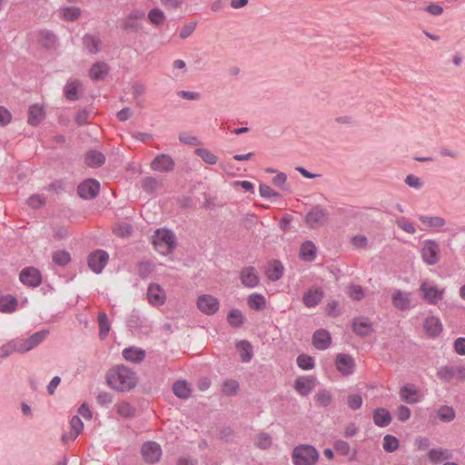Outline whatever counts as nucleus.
<instances>
[{
	"instance_id": "1",
	"label": "nucleus",
	"mask_w": 465,
	"mask_h": 465,
	"mask_svg": "<svg viewBox=\"0 0 465 465\" xmlns=\"http://www.w3.org/2000/svg\"><path fill=\"white\" fill-rule=\"evenodd\" d=\"M105 378L107 384L118 391H128L137 384L136 373L124 365L113 367Z\"/></svg>"
},
{
	"instance_id": "2",
	"label": "nucleus",
	"mask_w": 465,
	"mask_h": 465,
	"mask_svg": "<svg viewBox=\"0 0 465 465\" xmlns=\"http://www.w3.org/2000/svg\"><path fill=\"white\" fill-rule=\"evenodd\" d=\"M153 243L159 252L163 254L172 253L176 248L175 235L171 230L157 229Z\"/></svg>"
},
{
	"instance_id": "3",
	"label": "nucleus",
	"mask_w": 465,
	"mask_h": 465,
	"mask_svg": "<svg viewBox=\"0 0 465 465\" xmlns=\"http://www.w3.org/2000/svg\"><path fill=\"white\" fill-rule=\"evenodd\" d=\"M319 460L318 450L312 445H301L292 452L294 465H314Z\"/></svg>"
},
{
	"instance_id": "4",
	"label": "nucleus",
	"mask_w": 465,
	"mask_h": 465,
	"mask_svg": "<svg viewBox=\"0 0 465 465\" xmlns=\"http://www.w3.org/2000/svg\"><path fill=\"white\" fill-rule=\"evenodd\" d=\"M329 219V213L322 206L314 205L305 215V223L311 229L324 226Z\"/></svg>"
},
{
	"instance_id": "5",
	"label": "nucleus",
	"mask_w": 465,
	"mask_h": 465,
	"mask_svg": "<svg viewBox=\"0 0 465 465\" xmlns=\"http://www.w3.org/2000/svg\"><path fill=\"white\" fill-rule=\"evenodd\" d=\"M440 249L439 243L435 240H425L420 254L422 260L428 265H434L440 261Z\"/></svg>"
},
{
	"instance_id": "6",
	"label": "nucleus",
	"mask_w": 465,
	"mask_h": 465,
	"mask_svg": "<svg viewBox=\"0 0 465 465\" xmlns=\"http://www.w3.org/2000/svg\"><path fill=\"white\" fill-rule=\"evenodd\" d=\"M420 290L423 293V299L430 304L435 305L443 299L444 289H438L427 281L420 284Z\"/></svg>"
},
{
	"instance_id": "7",
	"label": "nucleus",
	"mask_w": 465,
	"mask_h": 465,
	"mask_svg": "<svg viewBox=\"0 0 465 465\" xmlns=\"http://www.w3.org/2000/svg\"><path fill=\"white\" fill-rule=\"evenodd\" d=\"M108 253L104 250H96L88 256V266L95 273H100L107 264Z\"/></svg>"
},
{
	"instance_id": "8",
	"label": "nucleus",
	"mask_w": 465,
	"mask_h": 465,
	"mask_svg": "<svg viewBox=\"0 0 465 465\" xmlns=\"http://www.w3.org/2000/svg\"><path fill=\"white\" fill-rule=\"evenodd\" d=\"M100 191V183L94 179H86L77 187V193L83 199H93Z\"/></svg>"
},
{
	"instance_id": "9",
	"label": "nucleus",
	"mask_w": 465,
	"mask_h": 465,
	"mask_svg": "<svg viewBox=\"0 0 465 465\" xmlns=\"http://www.w3.org/2000/svg\"><path fill=\"white\" fill-rule=\"evenodd\" d=\"M141 452L143 460L148 463L157 462L162 456V449L155 441H147L142 445Z\"/></svg>"
},
{
	"instance_id": "10",
	"label": "nucleus",
	"mask_w": 465,
	"mask_h": 465,
	"mask_svg": "<svg viewBox=\"0 0 465 465\" xmlns=\"http://www.w3.org/2000/svg\"><path fill=\"white\" fill-rule=\"evenodd\" d=\"M197 306L202 312L213 315L219 310L220 303L215 297L203 294L197 300Z\"/></svg>"
},
{
	"instance_id": "11",
	"label": "nucleus",
	"mask_w": 465,
	"mask_h": 465,
	"mask_svg": "<svg viewBox=\"0 0 465 465\" xmlns=\"http://www.w3.org/2000/svg\"><path fill=\"white\" fill-rule=\"evenodd\" d=\"M19 278L22 283L30 287H37L42 282L41 273L35 267L24 268L20 272Z\"/></svg>"
},
{
	"instance_id": "12",
	"label": "nucleus",
	"mask_w": 465,
	"mask_h": 465,
	"mask_svg": "<svg viewBox=\"0 0 465 465\" xmlns=\"http://www.w3.org/2000/svg\"><path fill=\"white\" fill-rule=\"evenodd\" d=\"M173 159L165 153H160L151 163V168L160 173H169L174 168Z\"/></svg>"
},
{
	"instance_id": "13",
	"label": "nucleus",
	"mask_w": 465,
	"mask_h": 465,
	"mask_svg": "<svg viewBox=\"0 0 465 465\" xmlns=\"http://www.w3.org/2000/svg\"><path fill=\"white\" fill-rule=\"evenodd\" d=\"M335 366L342 375H351L354 371L355 362L353 358L345 353H339L336 356Z\"/></svg>"
},
{
	"instance_id": "14",
	"label": "nucleus",
	"mask_w": 465,
	"mask_h": 465,
	"mask_svg": "<svg viewBox=\"0 0 465 465\" xmlns=\"http://www.w3.org/2000/svg\"><path fill=\"white\" fill-rule=\"evenodd\" d=\"M240 279L242 285L248 288H254L260 283V278L252 266L243 268Z\"/></svg>"
},
{
	"instance_id": "15",
	"label": "nucleus",
	"mask_w": 465,
	"mask_h": 465,
	"mask_svg": "<svg viewBox=\"0 0 465 465\" xmlns=\"http://www.w3.org/2000/svg\"><path fill=\"white\" fill-rule=\"evenodd\" d=\"M331 342V334L324 329L317 330L312 335V344L320 351L326 350L330 346Z\"/></svg>"
},
{
	"instance_id": "16",
	"label": "nucleus",
	"mask_w": 465,
	"mask_h": 465,
	"mask_svg": "<svg viewBox=\"0 0 465 465\" xmlns=\"http://www.w3.org/2000/svg\"><path fill=\"white\" fill-rule=\"evenodd\" d=\"M47 331H40L32 334L27 339H19L22 344V350L24 352L29 351L30 350L40 344L47 336Z\"/></svg>"
},
{
	"instance_id": "17",
	"label": "nucleus",
	"mask_w": 465,
	"mask_h": 465,
	"mask_svg": "<svg viewBox=\"0 0 465 465\" xmlns=\"http://www.w3.org/2000/svg\"><path fill=\"white\" fill-rule=\"evenodd\" d=\"M392 304L401 311H406L411 308V293L401 290H396L391 297Z\"/></svg>"
},
{
	"instance_id": "18",
	"label": "nucleus",
	"mask_w": 465,
	"mask_h": 465,
	"mask_svg": "<svg viewBox=\"0 0 465 465\" xmlns=\"http://www.w3.org/2000/svg\"><path fill=\"white\" fill-rule=\"evenodd\" d=\"M423 326L426 333L430 337L439 336L443 330L442 323L440 318L436 316L427 317L424 321Z\"/></svg>"
},
{
	"instance_id": "19",
	"label": "nucleus",
	"mask_w": 465,
	"mask_h": 465,
	"mask_svg": "<svg viewBox=\"0 0 465 465\" xmlns=\"http://www.w3.org/2000/svg\"><path fill=\"white\" fill-rule=\"evenodd\" d=\"M145 13L143 10H134L125 18L123 28L126 31H136L139 28V20L143 19Z\"/></svg>"
},
{
	"instance_id": "20",
	"label": "nucleus",
	"mask_w": 465,
	"mask_h": 465,
	"mask_svg": "<svg viewBox=\"0 0 465 465\" xmlns=\"http://www.w3.org/2000/svg\"><path fill=\"white\" fill-rule=\"evenodd\" d=\"M322 298L323 291L322 288H311L303 294L302 302L307 307L312 308L318 305Z\"/></svg>"
},
{
	"instance_id": "21",
	"label": "nucleus",
	"mask_w": 465,
	"mask_h": 465,
	"mask_svg": "<svg viewBox=\"0 0 465 465\" xmlns=\"http://www.w3.org/2000/svg\"><path fill=\"white\" fill-rule=\"evenodd\" d=\"M147 297L150 303L155 306L163 305L165 302L164 291L158 284H150Z\"/></svg>"
},
{
	"instance_id": "22",
	"label": "nucleus",
	"mask_w": 465,
	"mask_h": 465,
	"mask_svg": "<svg viewBox=\"0 0 465 465\" xmlns=\"http://www.w3.org/2000/svg\"><path fill=\"white\" fill-rule=\"evenodd\" d=\"M452 457H453V453L449 449L435 448V449H431L428 452V459L432 463H439L443 460H451Z\"/></svg>"
},
{
	"instance_id": "23",
	"label": "nucleus",
	"mask_w": 465,
	"mask_h": 465,
	"mask_svg": "<svg viewBox=\"0 0 465 465\" xmlns=\"http://www.w3.org/2000/svg\"><path fill=\"white\" fill-rule=\"evenodd\" d=\"M45 118V109L42 105L35 104L29 107L27 123L32 126L38 125Z\"/></svg>"
},
{
	"instance_id": "24",
	"label": "nucleus",
	"mask_w": 465,
	"mask_h": 465,
	"mask_svg": "<svg viewBox=\"0 0 465 465\" xmlns=\"http://www.w3.org/2000/svg\"><path fill=\"white\" fill-rule=\"evenodd\" d=\"M373 422L378 427H387L391 422L390 411L385 408H376L373 411Z\"/></svg>"
},
{
	"instance_id": "25",
	"label": "nucleus",
	"mask_w": 465,
	"mask_h": 465,
	"mask_svg": "<svg viewBox=\"0 0 465 465\" xmlns=\"http://www.w3.org/2000/svg\"><path fill=\"white\" fill-rule=\"evenodd\" d=\"M104 154L96 150H90L84 155V163L91 168L100 167L104 163Z\"/></svg>"
},
{
	"instance_id": "26",
	"label": "nucleus",
	"mask_w": 465,
	"mask_h": 465,
	"mask_svg": "<svg viewBox=\"0 0 465 465\" xmlns=\"http://www.w3.org/2000/svg\"><path fill=\"white\" fill-rule=\"evenodd\" d=\"M352 331L361 337L369 336L372 331L371 322L369 320L357 318L352 322Z\"/></svg>"
},
{
	"instance_id": "27",
	"label": "nucleus",
	"mask_w": 465,
	"mask_h": 465,
	"mask_svg": "<svg viewBox=\"0 0 465 465\" xmlns=\"http://www.w3.org/2000/svg\"><path fill=\"white\" fill-rule=\"evenodd\" d=\"M314 387L312 379L306 377H299L295 380L294 388L302 396L308 395Z\"/></svg>"
},
{
	"instance_id": "28",
	"label": "nucleus",
	"mask_w": 465,
	"mask_h": 465,
	"mask_svg": "<svg viewBox=\"0 0 465 465\" xmlns=\"http://www.w3.org/2000/svg\"><path fill=\"white\" fill-rule=\"evenodd\" d=\"M22 344L19 339H15L0 347V357L6 358L11 355L14 351L24 353L22 350Z\"/></svg>"
},
{
	"instance_id": "29",
	"label": "nucleus",
	"mask_w": 465,
	"mask_h": 465,
	"mask_svg": "<svg viewBox=\"0 0 465 465\" xmlns=\"http://www.w3.org/2000/svg\"><path fill=\"white\" fill-rule=\"evenodd\" d=\"M123 357L131 362L139 363L145 358V351L141 349L129 347L123 351Z\"/></svg>"
},
{
	"instance_id": "30",
	"label": "nucleus",
	"mask_w": 465,
	"mask_h": 465,
	"mask_svg": "<svg viewBox=\"0 0 465 465\" xmlns=\"http://www.w3.org/2000/svg\"><path fill=\"white\" fill-rule=\"evenodd\" d=\"M173 391L176 397L185 400L191 396L192 389L186 381L180 380L173 383Z\"/></svg>"
},
{
	"instance_id": "31",
	"label": "nucleus",
	"mask_w": 465,
	"mask_h": 465,
	"mask_svg": "<svg viewBox=\"0 0 465 465\" xmlns=\"http://www.w3.org/2000/svg\"><path fill=\"white\" fill-rule=\"evenodd\" d=\"M109 71V66L104 62H97L94 64L90 69V77L94 81L104 79Z\"/></svg>"
},
{
	"instance_id": "32",
	"label": "nucleus",
	"mask_w": 465,
	"mask_h": 465,
	"mask_svg": "<svg viewBox=\"0 0 465 465\" xmlns=\"http://www.w3.org/2000/svg\"><path fill=\"white\" fill-rule=\"evenodd\" d=\"M283 270L284 268L282 263L278 260H274L269 264V267L266 271V275L269 280L275 282L282 277Z\"/></svg>"
},
{
	"instance_id": "33",
	"label": "nucleus",
	"mask_w": 465,
	"mask_h": 465,
	"mask_svg": "<svg viewBox=\"0 0 465 465\" xmlns=\"http://www.w3.org/2000/svg\"><path fill=\"white\" fill-rule=\"evenodd\" d=\"M300 257L305 262H312L315 259L316 246L312 241H307L302 244Z\"/></svg>"
},
{
	"instance_id": "34",
	"label": "nucleus",
	"mask_w": 465,
	"mask_h": 465,
	"mask_svg": "<svg viewBox=\"0 0 465 465\" xmlns=\"http://www.w3.org/2000/svg\"><path fill=\"white\" fill-rule=\"evenodd\" d=\"M334 450L342 456H348L350 461H353L356 460L357 450H354L352 454L351 455V447L350 444L342 440H338L333 443Z\"/></svg>"
},
{
	"instance_id": "35",
	"label": "nucleus",
	"mask_w": 465,
	"mask_h": 465,
	"mask_svg": "<svg viewBox=\"0 0 465 465\" xmlns=\"http://www.w3.org/2000/svg\"><path fill=\"white\" fill-rule=\"evenodd\" d=\"M242 362H249L252 358V346L247 341H241L236 345Z\"/></svg>"
},
{
	"instance_id": "36",
	"label": "nucleus",
	"mask_w": 465,
	"mask_h": 465,
	"mask_svg": "<svg viewBox=\"0 0 465 465\" xmlns=\"http://www.w3.org/2000/svg\"><path fill=\"white\" fill-rule=\"evenodd\" d=\"M97 320L99 324V338L101 340H104L107 337L111 328L108 316L104 312H100L98 313Z\"/></svg>"
},
{
	"instance_id": "37",
	"label": "nucleus",
	"mask_w": 465,
	"mask_h": 465,
	"mask_svg": "<svg viewBox=\"0 0 465 465\" xmlns=\"http://www.w3.org/2000/svg\"><path fill=\"white\" fill-rule=\"evenodd\" d=\"M83 44L91 54H97L100 51L101 41L98 37L86 34L83 37Z\"/></svg>"
},
{
	"instance_id": "38",
	"label": "nucleus",
	"mask_w": 465,
	"mask_h": 465,
	"mask_svg": "<svg viewBox=\"0 0 465 465\" xmlns=\"http://www.w3.org/2000/svg\"><path fill=\"white\" fill-rule=\"evenodd\" d=\"M419 220L422 224L430 228H440L446 224L445 219L440 216L420 215Z\"/></svg>"
},
{
	"instance_id": "39",
	"label": "nucleus",
	"mask_w": 465,
	"mask_h": 465,
	"mask_svg": "<svg viewBox=\"0 0 465 465\" xmlns=\"http://www.w3.org/2000/svg\"><path fill=\"white\" fill-rule=\"evenodd\" d=\"M17 300L12 295H6L0 298V312L10 313L15 311Z\"/></svg>"
},
{
	"instance_id": "40",
	"label": "nucleus",
	"mask_w": 465,
	"mask_h": 465,
	"mask_svg": "<svg viewBox=\"0 0 465 465\" xmlns=\"http://www.w3.org/2000/svg\"><path fill=\"white\" fill-rule=\"evenodd\" d=\"M81 85L79 81L68 82L64 86V96L69 101L78 100V88Z\"/></svg>"
},
{
	"instance_id": "41",
	"label": "nucleus",
	"mask_w": 465,
	"mask_h": 465,
	"mask_svg": "<svg viewBox=\"0 0 465 465\" xmlns=\"http://www.w3.org/2000/svg\"><path fill=\"white\" fill-rule=\"evenodd\" d=\"M60 14L64 20L73 22L79 18L81 10L77 6H65L60 9Z\"/></svg>"
},
{
	"instance_id": "42",
	"label": "nucleus",
	"mask_w": 465,
	"mask_h": 465,
	"mask_svg": "<svg viewBox=\"0 0 465 465\" xmlns=\"http://www.w3.org/2000/svg\"><path fill=\"white\" fill-rule=\"evenodd\" d=\"M416 393L417 391L413 385H405L400 391L401 400L407 403H416L418 401L415 397Z\"/></svg>"
},
{
	"instance_id": "43",
	"label": "nucleus",
	"mask_w": 465,
	"mask_h": 465,
	"mask_svg": "<svg viewBox=\"0 0 465 465\" xmlns=\"http://www.w3.org/2000/svg\"><path fill=\"white\" fill-rule=\"evenodd\" d=\"M248 305L252 310H262L265 307L266 301L262 294L252 293L248 297Z\"/></svg>"
},
{
	"instance_id": "44",
	"label": "nucleus",
	"mask_w": 465,
	"mask_h": 465,
	"mask_svg": "<svg viewBox=\"0 0 465 465\" xmlns=\"http://www.w3.org/2000/svg\"><path fill=\"white\" fill-rule=\"evenodd\" d=\"M438 417L443 422H450L455 419L456 412L452 407L443 405L438 410Z\"/></svg>"
},
{
	"instance_id": "45",
	"label": "nucleus",
	"mask_w": 465,
	"mask_h": 465,
	"mask_svg": "<svg viewBox=\"0 0 465 465\" xmlns=\"http://www.w3.org/2000/svg\"><path fill=\"white\" fill-rule=\"evenodd\" d=\"M243 315L242 312L238 309H233L229 312L227 316V321L229 324L232 327H240L243 323Z\"/></svg>"
},
{
	"instance_id": "46",
	"label": "nucleus",
	"mask_w": 465,
	"mask_h": 465,
	"mask_svg": "<svg viewBox=\"0 0 465 465\" xmlns=\"http://www.w3.org/2000/svg\"><path fill=\"white\" fill-rule=\"evenodd\" d=\"M194 153L208 164H215L218 161L214 153L204 148H197Z\"/></svg>"
},
{
	"instance_id": "47",
	"label": "nucleus",
	"mask_w": 465,
	"mask_h": 465,
	"mask_svg": "<svg viewBox=\"0 0 465 465\" xmlns=\"http://www.w3.org/2000/svg\"><path fill=\"white\" fill-rule=\"evenodd\" d=\"M116 411L117 413L124 418H130L134 416L135 414V409L128 402L123 401L118 403L116 406Z\"/></svg>"
},
{
	"instance_id": "48",
	"label": "nucleus",
	"mask_w": 465,
	"mask_h": 465,
	"mask_svg": "<svg viewBox=\"0 0 465 465\" xmlns=\"http://www.w3.org/2000/svg\"><path fill=\"white\" fill-rule=\"evenodd\" d=\"M399 445V440L395 436L390 434L384 436L382 447L385 451L393 452L398 450Z\"/></svg>"
},
{
	"instance_id": "49",
	"label": "nucleus",
	"mask_w": 465,
	"mask_h": 465,
	"mask_svg": "<svg viewBox=\"0 0 465 465\" xmlns=\"http://www.w3.org/2000/svg\"><path fill=\"white\" fill-rule=\"evenodd\" d=\"M315 401L318 406L327 407L332 401V396L328 391L322 390L316 393Z\"/></svg>"
},
{
	"instance_id": "50",
	"label": "nucleus",
	"mask_w": 465,
	"mask_h": 465,
	"mask_svg": "<svg viewBox=\"0 0 465 465\" xmlns=\"http://www.w3.org/2000/svg\"><path fill=\"white\" fill-rule=\"evenodd\" d=\"M71 261V255L66 251H56L53 253V262L58 266H65Z\"/></svg>"
},
{
	"instance_id": "51",
	"label": "nucleus",
	"mask_w": 465,
	"mask_h": 465,
	"mask_svg": "<svg viewBox=\"0 0 465 465\" xmlns=\"http://www.w3.org/2000/svg\"><path fill=\"white\" fill-rule=\"evenodd\" d=\"M437 376L443 381H450L455 376V367L453 366H442L438 369Z\"/></svg>"
},
{
	"instance_id": "52",
	"label": "nucleus",
	"mask_w": 465,
	"mask_h": 465,
	"mask_svg": "<svg viewBox=\"0 0 465 465\" xmlns=\"http://www.w3.org/2000/svg\"><path fill=\"white\" fill-rule=\"evenodd\" d=\"M254 445L260 449L266 450L272 445V438L266 432H261L254 439Z\"/></svg>"
},
{
	"instance_id": "53",
	"label": "nucleus",
	"mask_w": 465,
	"mask_h": 465,
	"mask_svg": "<svg viewBox=\"0 0 465 465\" xmlns=\"http://www.w3.org/2000/svg\"><path fill=\"white\" fill-rule=\"evenodd\" d=\"M297 365L302 370H312L314 367V360L312 357L302 353L297 357Z\"/></svg>"
},
{
	"instance_id": "54",
	"label": "nucleus",
	"mask_w": 465,
	"mask_h": 465,
	"mask_svg": "<svg viewBox=\"0 0 465 465\" xmlns=\"http://www.w3.org/2000/svg\"><path fill=\"white\" fill-rule=\"evenodd\" d=\"M148 19L153 25H160L163 23L165 16L161 9L153 8L148 13Z\"/></svg>"
},
{
	"instance_id": "55",
	"label": "nucleus",
	"mask_w": 465,
	"mask_h": 465,
	"mask_svg": "<svg viewBox=\"0 0 465 465\" xmlns=\"http://www.w3.org/2000/svg\"><path fill=\"white\" fill-rule=\"evenodd\" d=\"M159 185L158 181L152 176H146L142 180V188L144 192L148 193H153L155 192Z\"/></svg>"
},
{
	"instance_id": "56",
	"label": "nucleus",
	"mask_w": 465,
	"mask_h": 465,
	"mask_svg": "<svg viewBox=\"0 0 465 465\" xmlns=\"http://www.w3.org/2000/svg\"><path fill=\"white\" fill-rule=\"evenodd\" d=\"M239 390V383L234 380H226L223 383V392L227 396H233Z\"/></svg>"
},
{
	"instance_id": "57",
	"label": "nucleus",
	"mask_w": 465,
	"mask_h": 465,
	"mask_svg": "<svg viewBox=\"0 0 465 465\" xmlns=\"http://www.w3.org/2000/svg\"><path fill=\"white\" fill-rule=\"evenodd\" d=\"M71 427V434L74 439H75L83 430L84 423L82 420L78 416H74L70 420Z\"/></svg>"
},
{
	"instance_id": "58",
	"label": "nucleus",
	"mask_w": 465,
	"mask_h": 465,
	"mask_svg": "<svg viewBox=\"0 0 465 465\" xmlns=\"http://www.w3.org/2000/svg\"><path fill=\"white\" fill-rule=\"evenodd\" d=\"M397 226L404 231L405 232H408L410 234H414L416 232L415 226L409 222L405 217H401L396 220Z\"/></svg>"
},
{
	"instance_id": "59",
	"label": "nucleus",
	"mask_w": 465,
	"mask_h": 465,
	"mask_svg": "<svg viewBox=\"0 0 465 465\" xmlns=\"http://www.w3.org/2000/svg\"><path fill=\"white\" fill-rule=\"evenodd\" d=\"M260 195L262 198H280V193L272 189L269 185L261 184L259 187Z\"/></svg>"
},
{
	"instance_id": "60",
	"label": "nucleus",
	"mask_w": 465,
	"mask_h": 465,
	"mask_svg": "<svg viewBox=\"0 0 465 465\" xmlns=\"http://www.w3.org/2000/svg\"><path fill=\"white\" fill-rule=\"evenodd\" d=\"M347 403L350 409L356 411L362 405V397L360 394H350Z\"/></svg>"
},
{
	"instance_id": "61",
	"label": "nucleus",
	"mask_w": 465,
	"mask_h": 465,
	"mask_svg": "<svg viewBox=\"0 0 465 465\" xmlns=\"http://www.w3.org/2000/svg\"><path fill=\"white\" fill-rule=\"evenodd\" d=\"M405 183L412 188L420 190L423 186L421 179L414 174H409L405 178Z\"/></svg>"
},
{
	"instance_id": "62",
	"label": "nucleus",
	"mask_w": 465,
	"mask_h": 465,
	"mask_svg": "<svg viewBox=\"0 0 465 465\" xmlns=\"http://www.w3.org/2000/svg\"><path fill=\"white\" fill-rule=\"evenodd\" d=\"M45 197H43L39 194H33L27 200L28 205L34 209L40 208L42 205L45 204Z\"/></svg>"
},
{
	"instance_id": "63",
	"label": "nucleus",
	"mask_w": 465,
	"mask_h": 465,
	"mask_svg": "<svg viewBox=\"0 0 465 465\" xmlns=\"http://www.w3.org/2000/svg\"><path fill=\"white\" fill-rule=\"evenodd\" d=\"M350 297L354 301H361L364 297V291L360 285H351L350 287Z\"/></svg>"
},
{
	"instance_id": "64",
	"label": "nucleus",
	"mask_w": 465,
	"mask_h": 465,
	"mask_svg": "<svg viewBox=\"0 0 465 465\" xmlns=\"http://www.w3.org/2000/svg\"><path fill=\"white\" fill-rule=\"evenodd\" d=\"M97 402L104 407H108L113 402V396L110 392L102 391L96 397Z\"/></svg>"
}]
</instances>
